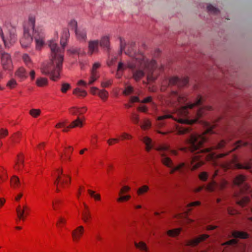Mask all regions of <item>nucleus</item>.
Returning a JSON list of instances; mask_svg holds the SVG:
<instances>
[{"label":"nucleus","instance_id":"nucleus-52","mask_svg":"<svg viewBox=\"0 0 252 252\" xmlns=\"http://www.w3.org/2000/svg\"><path fill=\"white\" fill-rule=\"evenodd\" d=\"M70 88V86L68 83H63L62 85V88H61V91L65 93L66 92V91Z\"/></svg>","mask_w":252,"mask_h":252},{"label":"nucleus","instance_id":"nucleus-56","mask_svg":"<svg viewBox=\"0 0 252 252\" xmlns=\"http://www.w3.org/2000/svg\"><path fill=\"white\" fill-rule=\"evenodd\" d=\"M248 145V143H247V142H242V141H239L236 143V147L233 149V151L235 150L236 149H237L241 146H245Z\"/></svg>","mask_w":252,"mask_h":252},{"label":"nucleus","instance_id":"nucleus-1","mask_svg":"<svg viewBox=\"0 0 252 252\" xmlns=\"http://www.w3.org/2000/svg\"><path fill=\"white\" fill-rule=\"evenodd\" d=\"M69 37V31L65 30L63 31L61 39L62 47H60L54 40L49 41L48 44L51 50L50 61L47 63H43L41 67L42 73L45 75H49L53 81L60 78V72L63 67V53L65 46V41Z\"/></svg>","mask_w":252,"mask_h":252},{"label":"nucleus","instance_id":"nucleus-60","mask_svg":"<svg viewBox=\"0 0 252 252\" xmlns=\"http://www.w3.org/2000/svg\"><path fill=\"white\" fill-rule=\"evenodd\" d=\"M130 190V188L128 186H124L121 189L119 194L121 195L122 193H124Z\"/></svg>","mask_w":252,"mask_h":252},{"label":"nucleus","instance_id":"nucleus-22","mask_svg":"<svg viewBox=\"0 0 252 252\" xmlns=\"http://www.w3.org/2000/svg\"><path fill=\"white\" fill-rule=\"evenodd\" d=\"M140 102L142 103H150L152 109L155 111H157V105L152 101V97L151 96H148L145 98L143 100L140 101Z\"/></svg>","mask_w":252,"mask_h":252},{"label":"nucleus","instance_id":"nucleus-21","mask_svg":"<svg viewBox=\"0 0 252 252\" xmlns=\"http://www.w3.org/2000/svg\"><path fill=\"white\" fill-rule=\"evenodd\" d=\"M100 45L102 47L108 49L110 44V37L108 35H105L101 37L100 42Z\"/></svg>","mask_w":252,"mask_h":252},{"label":"nucleus","instance_id":"nucleus-30","mask_svg":"<svg viewBox=\"0 0 252 252\" xmlns=\"http://www.w3.org/2000/svg\"><path fill=\"white\" fill-rule=\"evenodd\" d=\"M68 51L72 54L84 55L85 54L80 48L72 47Z\"/></svg>","mask_w":252,"mask_h":252},{"label":"nucleus","instance_id":"nucleus-12","mask_svg":"<svg viewBox=\"0 0 252 252\" xmlns=\"http://www.w3.org/2000/svg\"><path fill=\"white\" fill-rule=\"evenodd\" d=\"M246 177L242 175H239L236 177L233 181L235 185L241 187V190L242 192L249 191V187L245 183Z\"/></svg>","mask_w":252,"mask_h":252},{"label":"nucleus","instance_id":"nucleus-38","mask_svg":"<svg viewBox=\"0 0 252 252\" xmlns=\"http://www.w3.org/2000/svg\"><path fill=\"white\" fill-rule=\"evenodd\" d=\"M82 220L85 222H88L91 218V216L89 211H86L83 213Z\"/></svg>","mask_w":252,"mask_h":252},{"label":"nucleus","instance_id":"nucleus-63","mask_svg":"<svg viewBox=\"0 0 252 252\" xmlns=\"http://www.w3.org/2000/svg\"><path fill=\"white\" fill-rule=\"evenodd\" d=\"M119 140L118 138H111L107 140V143L109 145H112L113 144V142H118Z\"/></svg>","mask_w":252,"mask_h":252},{"label":"nucleus","instance_id":"nucleus-40","mask_svg":"<svg viewBox=\"0 0 252 252\" xmlns=\"http://www.w3.org/2000/svg\"><path fill=\"white\" fill-rule=\"evenodd\" d=\"M151 126V123L148 119H145L144 120L143 124L141 126V127L142 129H146L149 128Z\"/></svg>","mask_w":252,"mask_h":252},{"label":"nucleus","instance_id":"nucleus-17","mask_svg":"<svg viewBox=\"0 0 252 252\" xmlns=\"http://www.w3.org/2000/svg\"><path fill=\"white\" fill-rule=\"evenodd\" d=\"M25 209H29V207L26 205H24L22 208L19 205L16 209L17 217L19 220H24L25 215Z\"/></svg>","mask_w":252,"mask_h":252},{"label":"nucleus","instance_id":"nucleus-48","mask_svg":"<svg viewBox=\"0 0 252 252\" xmlns=\"http://www.w3.org/2000/svg\"><path fill=\"white\" fill-rule=\"evenodd\" d=\"M250 198L248 197H245L238 202V204L240 206H244L249 202Z\"/></svg>","mask_w":252,"mask_h":252},{"label":"nucleus","instance_id":"nucleus-27","mask_svg":"<svg viewBox=\"0 0 252 252\" xmlns=\"http://www.w3.org/2000/svg\"><path fill=\"white\" fill-rule=\"evenodd\" d=\"M233 236L235 238L245 239L248 238V234L244 232L234 231L233 233Z\"/></svg>","mask_w":252,"mask_h":252},{"label":"nucleus","instance_id":"nucleus-44","mask_svg":"<svg viewBox=\"0 0 252 252\" xmlns=\"http://www.w3.org/2000/svg\"><path fill=\"white\" fill-rule=\"evenodd\" d=\"M10 182L11 185L13 187L18 186V185H19L20 183L18 178L15 176H14L12 177V178L10 180Z\"/></svg>","mask_w":252,"mask_h":252},{"label":"nucleus","instance_id":"nucleus-41","mask_svg":"<svg viewBox=\"0 0 252 252\" xmlns=\"http://www.w3.org/2000/svg\"><path fill=\"white\" fill-rule=\"evenodd\" d=\"M98 78L99 76L97 74L91 73L88 84L89 85L93 84Z\"/></svg>","mask_w":252,"mask_h":252},{"label":"nucleus","instance_id":"nucleus-25","mask_svg":"<svg viewBox=\"0 0 252 252\" xmlns=\"http://www.w3.org/2000/svg\"><path fill=\"white\" fill-rule=\"evenodd\" d=\"M142 141L145 143L146 145V150L147 151L149 152L150 150L153 148V146L152 145V140L148 137L145 136L142 139Z\"/></svg>","mask_w":252,"mask_h":252},{"label":"nucleus","instance_id":"nucleus-24","mask_svg":"<svg viewBox=\"0 0 252 252\" xmlns=\"http://www.w3.org/2000/svg\"><path fill=\"white\" fill-rule=\"evenodd\" d=\"M5 38L6 39L7 43L8 45V46L7 47L5 46L6 48H9L10 46L14 43L16 41V36L14 33H10L8 36L5 35Z\"/></svg>","mask_w":252,"mask_h":252},{"label":"nucleus","instance_id":"nucleus-54","mask_svg":"<svg viewBox=\"0 0 252 252\" xmlns=\"http://www.w3.org/2000/svg\"><path fill=\"white\" fill-rule=\"evenodd\" d=\"M0 37L2 39V40L3 41V43L4 44V45L6 47L8 46V44L7 43L6 39L5 38V35H4V33L3 32V31H2V29H1L0 27Z\"/></svg>","mask_w":252,"mask_h":252},{"label":"nucleus","instance_id":"nucleus-58","mask_svg":"<svg viewBox=\"0 0 252 252\" xmlns=\"http://www.w3.org/2000/svg\"><path fill=\"white\" fill-rule=\"evenodd\" d=\"M57 180H60L61 185L62 187L64 186V184H67L69 183L70 180H69L68 179V182L66 179H62L61 177L60 176H58L57 177Z\"/></svg>","mask_w":252,"mask_h":252},{"label":"nucleus","instance_id":"nucleus-4","mask_svg":"<svg viewBox=\"0 0 252 252\" xmlns=\"http://www.w3.org/2000/svg\"><path fill=\"white\" fill-rule=\"evenodd\" d=\"M155 149L160 152L161 162L164 165L171 168L170 173L171 174L174 173L176 171H179L181 173H185L187 170L189 169L191 170L196 169L204 163L203 160L200 159L199 156L196 155L193 157L188 164L182 162L175 166L171 159L163 152L170 151L173 155H177L178 153L176 151L170 150L169 147L167 145H160L155 148Z\"/></svg>","mask_w":252,"mask_h":252},{"label":"nucleus","instance_id":"nucleus-7","mask_svg":"<svg viewBox=\"0 0 252 252\" xmlns=\"http://www.w3.org/2000/svg\"><path fill=\"white\" fill-rule=\"evenodd\" d=\"M207 139V137L204 134L202 135L192 134L189 138L186 139V142L189 145V150L191 152L197 151V153L208 154L211 158L214 157V154L212 153V150L222 148L226 144V142L222 140L211 147L202 148L201 146Z\"/></svg>","mask_w":252,"mask_h":252},{"label":"nucleus","instance_id":"nucleus-31","mask_svg":"<svg viewBox=\"0 0 252 252\" xmlns=\"http://www.w3.org/2000/svg\"><path fill=\"white\" fill-rule=\"evenodd\" d=\"M24 160L22 157L18 155L17 157V161L16 163V166L14 167L15 169L17 170H20V169L23 166Z\"/></svg>","mask_w":252,"mask_h":252},{"label":"nucleus","instance_id":"nucleus-39","mask_svg":"<svg viewBox=\"0 0 252 252\" xmlns=\"http://www.w3.org/2000/svg\"><path fill=\"white\" fill-rule=\"evenodd\" d=\"M181 229H175L173 230H169L167 234L169 236L174 237L177 236L180 232Z\"/></svg>","mask_w":252,"mask_h":252},{"label":"nucleus","instance_id":"nucleus-46","mask_svg":"<svg viewBox=\"0 0 252 252\" xmlns=\"http://www.w3.org/2000/svg\"><path fill=\"white\" fill-rule=\"evenodd\" d=\"M17 85V82L14 79H11L8 81L6 84V86L10 89L14 88Z\"/></svg>","mask_w":252,"mask_h":252},{"label":"nucleus","instance_id":"nucleus-8","mask_svg":"<svg viewBox=\"0 0 252 252\" xmlns=\"http://www.w3.org/2000/svg\"><path fill=\"white\" fill-rule=\"evenodd\" d=\"M126 68H128L131 70L133 78L136 81L139 80L146 74L145 71L142 69L138 68V67H136L135 64L128 61L126 62V65H124L121 62L119 63L116 77L119 78H121L122 74L119 72V71L123 70Z\"/></svg>","mask_w":252,"mask_h":252},{"label":"nucleus","instance_id":"nucleus-32","mask_svg":"<svg viewBox=\"0 0 252 252\" xmlns=\"http://www.w3.org/2000/svg\"><path fill=\"white\" fill-rule=\"evenodd\" d=\"M36 85L39 87H43L47 85L48 80L46 78H39L36 80Z\"/></svg>","mask_w":252,"mask_h":252},{"label":"nucleus","instance_id":"nucleus-64","mask_svg":"<svg viewBox=\"0 0 252 252\" xmlns=\"http://www.w3.org/2000/svg\"><path fill=\"white\" fill-rule=\"evenodd\" d=\"M138 110L144 113H146L148 111V108L146 106H141L138 107Z\"/></svg>","mask_w":252,"mask_h":252},{"label":"nucleus","instance_id":"nucleus-15","mask_svg":"<svg viewBox=\"0 0 252 252\" xmlns=\"http://www.w3.org/2000/svg\"><path fill=\"white\" fill-rule=\"evenodd\" d=\"M78 40L80 41L85 42L87 39V32L84 29L76 30L75 32Z\"/></svg>","mask_w":252,"mask_h":252},{"label":"nucleus","instance_id":"nucleus-16","mask_svg":"<svg viewBox=\"0 0 252 252\" xmlns=\"http://www.w3.org/2000/svg\"><path fill=\"white\" fill-rule=\"evenodd\" d=\"M84 232V228L79 226L72 232V236L74 241H78Z\"/></svg>","mask_w":252,"mask_h":252},{"label":"nucleus","instance_id":"nucleus-49","mask_svg":"<svg viewBox=\"0 0 252 252\" xmlns=\"http://www.w3.org/2000/svg\"><path fill=\"white\" fill-rule=\"evenodd\" d=\"M69 26L72 30H74L75 32L76 30H78L77 29V23L75 20H71L69 23Z\"/></svg>","mask_w":252,"mask_h":252},{"label":"nucleus","instance_id":"nucleus-42","mask_svg":"<svg viewBox=\"0 0 252 252\" xmlns=\"http://www.w3.org/2000/svg\"><path fill=\"white\" fill-rule=\"evenodd\" d=\"M61 203H62L61 201L60 200L57 199V200L53 201L52 207H53V209L55 211L58 210L59 209Z\"/></svg>","mask_w":252,"mask_h":252},{"label":"nucleus","instance_id":"nucleus-29","mask_svg":"<svg viewBox=\"0 0 252 252\" xmlns=\"http://www.w3.org/2000/svg\"><path fill=\"white\" fill-rule=\"evenodd\" d=\"M22 59L26 65L29 67H31L32 63L29 55L27 54H24L22 56Z\"/></svg>","mask_w":252,"mask_h":252},{"label":"nucleus","instance_id":"nucleus-9","mask_svg":"<svg viewBox=\"0 0 252 252\" xmlns=\"http://www.w3.org/2000/svg\"><path fill=\"white\" fill-rule=\"evenodd\" d=\"M228 186V182L225 180H221L219 184L216 183L215 181H212L211 183L208 184L205 187V189L208 191H212L215 190L217 188H219L220 189H223L226 188ZM205 187L200 186L194 189V191L198 192L201 191Z\"/></svg>","mask_w":252,"mask_h":252},{"label":"nucleus","instance_id":"nucleus-59","mask_svg":"<svg viewBox=\"0 0 252 252\" xmlns=\"http://www.w3.org/2000/svg\"><path fill=\"white\" fill-rule=\"evenodd\" d=\"M8 134V131L6 129H0V138L5 137Z\"/></svg>","mask_w":252,"mask_h":252},{"label":"nucleus","instance_id":"nucleus-62","mask_svg":"<svg viewBox=\"0 0 252 252\" xmlns=\"http://www.w3.org/2000/svg\"><path fill=\"white\" fill-rule=\"evenodd\" d=\"M123 139H130L132 138V136L127 133L124 132L122 135Z\"/></svg>","mask_w":252,"mask_h":252},{"label":"nucleus","instance_id":"nucleus-13","mask_svg":"<svg viewBox=\"0 0 252 252\" xmlns=\"http://www.w3.org/2000/svg\"><path fill=\"white\" fill-rule=\"evenodd\" d=\"M188 82L189 79L187 77L181 79L177 77H173L169 80L168 83L170 85H177L178 87H181L186 85Z\"/></svg>","mask_w":252,"mask_h":252},{"label":"nucleus","instance_id":"nucleus-36","mask_svg":"<svg viewBox=\"0 0 252 252\" xmlns=\"http://www.w3.org/2000/svg\"><path fill=\"white\" fill-rule=\"evenodd\" d=\"M134 245L137 248H138L142 251H144L145 252L147 251L146 244L143 242H140L139 243L135 242Z\"/></svg>","mask_w":252,"mask_h":252},{"label":"nucleus","instance_id":"nucleus-14","mask_svg":"<svg viewBox=\"0 0 252 252\" xmlns=\"http://www.w3.org/2000/svg\"><path fill=\"white\" fill-rule=\"evenodd\" d=\"M99 41L97 40H91L88 44V54L92 55L94 53L98 51Z\"/></svg>","mask_w":252,"mask_h":252},{"label":"nucleus","instance_id":"nucleus-47","mask_svg":"<svg viewBox=\"0 0 252 252\" xmlns=\"http://www.w3.org/2000/svg\"><path fill=\"white\" fill-rule=\"evenodd\" d=\"M100 65L101 64L99 63H95L93 65V67L91 70V73L97 74L96 70L100 66Z\"/></svg>","mask_w":252,"mask_h":252},{"label":"nucleus","instance_id":"nucleus-34","mask_svg":"<svg viewBox=\"0 0 252 252\" xmlns=\"http://www.w3.org/2000/svg\"><path fill=\"white\" fill-rule=\"evenodd\" d=\"M149 189L148 186L147 185H144L141 187L139 188L137 190V193L138 195H140L144 193L147 192Z\"/></svg>","mask_w":252,"mask_h":252},{"label":"nucleus","instance_id":"nucleus-19","mask_svg":"<svg viewBox=\"0 0 252 252\" xmlns=\"http://www.w3.org/2000/svg\"><path fill=\"white\" fill-rule=\"evenodd\" d=\"M83 126V119L79 117L73 121L69 125L67 126L68 128H75L76 127H82Z\"/></svg>","mask_w":252,"mask_h":252},{"label":"nucleus","instance_id":"nucleus-53","mask_svg":"<svg viewBox=\"0 0 252 252\" xmlns=\"http://www.w3.org/2000/svg\"><path fill=\"white\" fill-rule=\"evenodd\" d=\"M7 178V176L6 173L4 171V169L2 168V170H0V182L4 181Z\"/></svg>","mask_w":252,"mask_h":252},{"label":"nucleus","instance_id":"nucleus-5","mask_svg":"<svg viewBox=\"0 0 252 252\" xmlns=\"http://www.w3.org/2000/svg\"><path fill=\"white\" fill-rule=\"evenodd\" d=\"M34 24V19L30 18L29 25L24 27L23 36L20 43L23 47L27 48L31 45L34 38L36 50H40L45 43L44 30L42 27H35Z\"/></svg>","mask_w":252,"mask_h":252},{"label":"nucleus","instance_id":"nucleus-11","mask_svg":"<svg viewBox=\"0 0 252 252\" xmlns=\"http://www.w3.org/2000/svg\"><path fill=\"white\" fill-rule=\"evenodd\" d=\"M1 64L4 70H10L12 67V62L10 55L3 51H0Z\"/></svg>","mask_w":252,"mask_h":252},{"label":"nucleus","instance_id":"nucleus-28","mask_svg":"<svg viewBox=\"0 0 252 252\" xmlns=\"http://www.w3.org/2000/svg\"><path fill=\"white\" fill-rule=\"evenodd\" d=\"M98 95L103 101H105L108 97L109 93L105 89L99 90Z\"/></svg>","mask_w":252,"mask_h":252},{"label":"nucleus","instance_id":"nucleus-33","mask_svg":"<svg viewBox=\"0 0 252 252\" xmlns=\"http://www.w3.org/2000/svg\"><path fill=\"white\" fill-rule=\"evenodd\" d=\"M73 93L78 96L84 97L87 95V92L85 91L82 90L78 88L75 89Z\"/></svg>","mask_w":252,"mask_h":252},{"label":"nucleus","instance_id":"nucleus-26","mask_svg":"<svg viewBox=\"0 0 252 252\" xmlns=\"http://www.w3.org/2000/svg\"><path fill=\"white\" fill-rule=\"evenodd\" d=\"M15 74L17 76L22 79L27 77L26 70L23 67L19 68L16 72Z\"/></svg>","mask_w":252,"mask_h":252},{"label":"nucleus","instance_id":"nucleus-57","mask_svg":"<svg viewBox=\"0 0 252 252\" xmlns=\"http://www.w3.org/2000/svg\"><path fill=\"white\" fill-rule=\"evenodd\" d=\"M204 126L207 127L206 133H212L213 127L209 123L207 122L204 123Z\"/></svg>","mask_w":252,"mask_h":252},{"label":"nucleus","instance_id":"nucleus-6","mask_svg":"<svg viewBox=\"0 0 252 252\" xmlns=\"http://www.w3.org/2000/svg\"><path fill=\"white\" fill-rule=\"evenodd\" d=\"M34 24V19L30 18L29 25L24 27L23 36L20 43L23 47L27 48L31 45L34 38L36 50H40L45 43L44 30L42 27H35Z\"/></svg>","mask_w":252,"mask_h":252},{"label":"nucleus","instance_id":"nucleus-18","mask_svg":"<svg viewBox=\"0 0 252 252\" xmlns=\"http://www.w3.org/2000/svg\"><path fill=\"white\" fill-rule=\"evenodd\" d=\"M209 237V235L207 234H202L199 237L191 240L189 242V245L191 246H195L197 245L200 242L205 240L206 239Z\"/></svg>","mask_w":252,"mask_h":252},{"label":"nucleus","instance_id":"nucleus-2","mask_svg":"<svg viewBox=\"0 0 252 252\" xmlns=\"http://www.w3.org/2000/svg\"><path fill=\"white\" fill-rule=\"evenodd\" d=\"M120 54L124 51L126 55L132 58L133 63L138 68L142 69L146 72L147 78L149 81H153L157 78V74L155 71L157 67L155 60L149 61L144 56L140 53H136L134 50L135 43L130 41L128 43L126 48L125 40L120 37ZM131 62V61H130Z\"/></svg>","mask_w":252,"mask_h":252},{"label":"nucleus","instance_id":"nucleus-45","mask_svg":"<svg viewBox=\"0 0 252 252\" xmlns=\"http://www.w3.org/2000/svg\"><path fill=\"white\" fill-rule=\"evenodd\" d=\"M133 89L131 86H126L125 89L123 91V94L126 95H129L133 92Z\"/></svg>","mask_w":252,"mask_h":252},{"label":"nucleus","instance_id":"nucleus-23","mask_svg":"<svg viewBox=\"0 0 252 252\" xmlns=\"http://www.w3.org/2000/svg\"><path fill=\"white\" fill-rule=\"evenodd\" d=\"M167 118H173V117L170 114H166L163 116H159L158 117L157 121H158L157 125L158 127H162L164 126V123L162 121Z\"/></svg>","mask_w":252,"mask_h":252},{"label":"nucleus","instance_id":"nucleus-35","mask_svg":"<svg viewBox=\"0 0 252 252\" xmlns=\"http://www.w3.org/2000/svg\"><path fill=\"white\" fill-rule=\"evenodd\" d=\"M113 83V80L111 79H104V80L101 82V86L102 88H107L112 85Z\"/></svg>","mask_w":252,"mask_h":252},{"label":"nucleus","instance_id":"nucleus-20","mask_svg":"<svg viewBox=\"0 0 252 252\" xmlns=\"http://www.w3.org/2000/svg\"><path fill=\"white\" fill-rule=\"evenodd\" d=\"M175 131L177 134H184L189 133L190 131L189 127H184L179 125L176 126Z\"/></svg>","mask_w":252,"mask_h":252},{"label":"nucleus","instance_id":"nucleus-55","mask_svg":"<svg viewBox=\"0 0 252 252\" xmlns=\"http://www.w3.org/2000/svg\"><path fill=\"white\" fill-rule=\"evenodd\" d=\"M120 197L118 199V201L121 202L124 201H126L129 200L130 198V196L129 195H122V194L120 195Z\"/></svg>","mask_w":252,"mask_h":252},{"label":"nucleus","instance_id":"nucleus-51","mask_svg":"<svg viewBox=\"0 0 252 252\" xmlns=\"http://www.w3.org/2000/svg\"><path fill=\"white\" fill-rule=\"evenodd\" d=\"M79 109V108L72 107L69 109V111L70 113L72 115H78Z\"/></svg>","mask_w":252,"mask_h":252},{"label":"nucleus","instance_id":"nucleus-50","mask_svg":"<svg viewBox=\"0 0 252 252\" xmlns=\"http://www.w3.org/2000/svg\"><path fill=\"white\" fill-rule=\"evenodd\" d=\"M199 179L202 181H206L208 178V174L205 172H202L198 176Z\"/></svg>","mask_w":252,"mask_h":252},{"label":"nucleus","instance_id":"nucleus-61","mask_svg":"<svg viewBox=\"0 0 252 252\" xmlns=\"http://www.w3.org/2000/svg\"><path fill=\"white\" fill-rule=\"evenodd\" d=\"M131 119L135 124H138L139 122L138 115L135 114H133L131 117Z\"/></svg>","mask_w":252,"mask_h":252},{"label":"nucleus","instance_id":"nucleus-37","mask_svg":"<svg viewBox=\"0 0 252 252\" xmlns=\"http://www.w3.org/2000/svg\"><path fill=\"white\" fill-rule=\"evenodd\" d=\"M41 111L40 109H32L30 111V114L34 118H37L40 115Z\"/></svg>","mask_w":252,"mask_h":252},{"label":"nucleus","instance_id":"nucleus-3","mask_svg":"<svg viewBox=\"0 0 252 252\" xmlns=\"http://www.w3.org/2000/svg\"><path fill=\"white\" fill-rule=\"evenodd\" d=\"M172 99L177 100L179 105L180 106L177 109L176 113L177 115L181 117H187L189 114V110L192 109L194 106H199L196 113V118L195 119L191 121V123H196L199 121V119L201 117L203 114L204 111L206 110H210V107H204L201 106L202 102V98L201 96H198L196 100L193 103H187L186 105L183 104L187 101V98L184 94H179L176 91H173L172 92ZM181 124H190L189 123V120L188 119H180L179 120H175Z\"/></svg>","mask_w":252,"mask_h":252},{"label":"nucleus","instance_id":"nucleus-43","mask_svg":"<svg viewBox=\"0 0 252 252\" xmlns=\"http://www.w3.org/2000/svg\"><path fill=\"white\" fill-rule=\"evenodd\" d=\"M207 10L209 12L217 14L219 13V10L218 9L213 6L211 4H209L207 6Z\"/></svg>","mask_w":252,"mask_h":252},{"label":"nucleus","instance_id":"nucleus-10","mask_svg":"<svg viewBox=\"0 0 252 252\" xmlns=\"http://www.w3.org/2000/svg\"><path fill=\"white\" fill-rule=\"evenodd\" d=\"M252 166V159H251L250 161L246 162L244 164H242L237 162V158L236 156H234L231 163H227L223 166L225 169H229L233 166L238 169H251Z\"/></svg>","mask_w":252,"mask_h":252}]
</instances>
